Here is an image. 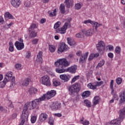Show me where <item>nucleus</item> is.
<instances>
[{
  "mask_svg": "<svg viewBox=\"0 0 125 125\" xmlns=\"http://www.w3.org/2000/svg\"><path fill=\"white\" fill-rule=\"evenodd\" d=\"M48 124L50 125H54V120H53V118L51 117H50L49 118Z\"/></svg>",
  "mask_w": 125,
  "mask_h": 125,
  "instance_id": "49530a36",
  "label": "nucleus"
},
{
  "mask_svg": "<svg viewBox=\"0 0 125 125\" xmlns=\"http://www.w3.org/2000/svg\"><path fill=\"white\" fill-rule=\"evenodd\" d=\"M15 46L18 50H21V49H23L25 46L24 43H20V42L18 41L15 42Z\"/></svg>",
  "mask_w": 125,
  "mask_h": 125,
  "instance_id": "9b49d317",
  "label": "nucleus"
},
{
  "mask_svg": "<svg viewBox=\"0 0 125 125\" xmlns=\"http://www.w3.org/2000/svg\"><path fill=\"white\" fill-rule=\"evenodd\" d=\"M24 5L26 7H29V6H30V2H25L24 3Z\"/></svg>",
  "mask_w": 125,
  "mask_h": 125,
  "instance_id": "bf43d9fd",
  "label": "nucleus"
},
{
  "mask_svg": "<svg viewBox=\"0 0 125 125\" xmlns=\"http://www.w3.org/2000/svg\"><path fill=\"white\" fill-rule=\"evenodd\" d=\"M88 56V52H86L83 56H82L80 59V62L82 63H83V62L85 59L87 58V56Z\"/></svg>",
  "mask_w": 125,
  "mask_h": 125,
  "instance_id": "4be33fe9",
  "label": "nucleus"
},
{
  "mask_svg": "<svg viewBox=\"0 0 125 125\" xmlns=\"http://www.w3.org/2000/svg\"><path fill=\"white\" fill-rule=\"evenodd\" d=\"M25 122H28V117H27V115H26L25 116L21 115V123L19 125H24V124H25Z\"/></svg>",
  "mask_w": 125,
  "mask_h": 125,
  "instance_id": "6ab92c4d",
  "label": "nucleus"
},
{
  "mask_svg": "<svg viewBox=\"0 0 125 125\" xmlns=\"http://www.w3.org/2000/svg\"><path fill=\"white\" fill-rule=\"evenodd\" d=\"M71 18H69L67 20V22H65L64 24L62 27L58 28L56 30V33H60V34H65L66 33V30L67 28H71Z\"/></svg>",
  "mask_w": 125,
  "mask_h": 125,
  "instance_id": "39448f33",
  "label": "nucleus"
},
{
  "mask_svg": "<svg viewBox=\"0 0 125 125\" xmlns=\"http://www.w3.org/2000/svg\"><path fill=\"white\" fill-rule=\"evenodd\" d=\"M110 89H111V94H113L114 93V80H112L110 82Z\"/></svg>",
  "mask_w": 125,
  "mask_h": 125,
  "instance_id": "72a5a7b5",
  "label": "nucleus"
},
{
  "mask_svg": "<svg viewBox=\"0 0 125 125\" xmlns=\"http://www.w3.org/2000/svg\"><path fill=\"white\" fill-rule=\"evenodd\" d=\"M45 98H46L48 100L50 99L51 98H52V97L50 95L49 91L47 92L46 94L43 95V96H42V97L39 98V99L41 102V101H43V100H44Z\"/></svg>",
  "mask_w": 125,
  "mask_h": 125,
  "instance_id": "ddd939ff",
  "label": "nucleus"
},
{
  "mask_svg": "<svg viewBox=\"0 0 125 125\" xmlns=\"http://www.w3.org/2000/svg\"><path fill=\"white\" fill-rule=\"evenodd\" d=\"M42 83L43 84L47 85V86H49V85H51L50 80H49V77L48 76H44L42 77Z\"/></svg>",
  "mask_w": 125,
  "mask_h": 125,
  "instance_id": "6e6552de",
  "label": "nucleus"
},
{
  "mask_svg": "<svg viewBox=\"0 0 125 125\" xmlns=\"http://www.w3.org/2000/svg\"><path fill=\"white\" fill-rule=\"evenodd\" d=\"M87 86L89 88H91V89H96V85H93L91 83H89Z\"/></svg>",
  "mask_w": 125,
  "mask_h": 125,
  "instance_id": "37998d69",
  "label": "nucleus"
},
{
  "mask_svg": "<svg viewBox=\"0 0 125 125\" xmlns=\"http://www.w3.org/2000/svg\"><path fill=\"white\" fill-rule=\"evenodd\" d=\"M4 17L5 19H14L13 16H12L9 12L5 13Z\"/></svg>",
  "mask_w": 125,
  "mask_h": 125,
  "instance_id": "393cba45",
  "label": "nucleus"
},
{
  "mask_svg": "<svg viewBox=\"0 0 125 125\" xmlns=\"http://www.w3.org/2000/svg\"><path fill=\"white\" fill-rule=\"evenodd\" d=\"M49 49L50 52H54L55 51V47L52 45H49Z\"/></svg>",
  "mask_w": 125,
  "mask_h": 125,
  "instance_id": "79ce46f5",
  "label": "nucleus"
},
{
  "mask_svg": "<svg viewBox=\"0 0 125 125\" xmlns=\"http://www.w3.org/2000/svg\"><path fill=\"white\" fill-rule=\"evenodd\" d=\"M36 121H37V117L35 116H33L31 117V122L32 124H35L36 123Z\"/></svg>",
  "mask_w": 125,
  "mask_h": 125,
  "instance_id": "09e8293b",
  "label": "nucleus"
},
{
  "mask_svg": "<svg viewBox=\"0 0 125 125\" xmlns=\"http://www.w3.org/2000/svg\"><path fill=\"white\" fill-rule=\"evenodd\" d=\"M76 55H77V56H81V55H82V51H78L76 52Z\"/></svg>",
  "mask_w": 125,
  "mask_h": 125,
  "instance_id": "e2e57ef3",
  "label": "nucleus"
},
{
  "mask_svg": "<svg viewBox=\"0 0 125 125\" xmlns=\"http://www.w3.org/2000/svg\"><path fill=\"white\" fill-rule=\"evenodd\" d=\"M108 56L109 58H113V57H114V54L112 53H109L108 54Z\"/></svg>",
  "mask_w": 125,
  "mask_h": 125,
  "instance_id": "4d7b16f0",
  "label": "nucleus"
},
{
  "mask_svg": "<svg viewBox=\"0 0 125 125\" xmlns=\"http://www.w3.org/2000/svg\"><path fill=\"white\" fill-rule=\"evenodd\" d=\"M29 93L31 95L32 94H37L38 92V89L36 88L31 87L28 90Z\"/></svg>",
  "mask_w": 125,
  "mask_h": 125,
  "instance_id": "412c9836",
  "label": "nucleus"
},
{
  "mask_svg": "<svg viewBox=\"0 0 125 125\" xmlns=\"http://www.w3.org/2000/svg\"><path fill=\"white\" fill-rule=\"evenodd\" d=\"M53 85V86H59L60 85V82L56 80L55 79H53L52 81Z\"/></svg>",
  "mask_w": 125,
  "mask_h": 125,
  "instance_id": "c756f323",
  "label": "nucleus"
},
{
  "mask_svg": "<svg viewBox=\"0 0 125 125\" xmlns=\"http://www.w3.org/2000/svg\"><path fill=\"white\" fill-rule=\"evenodd\" d=\"M67 43L69 44L71 46H73V45H75L76 44V42L74 40H72L71 38H67Z\"/></svg>",
  "mask_w": 125,
  "mask_h": 125,
  "instance_id": "b1692460",
  "label": "nucleus"
},
{
  "mask_svg": "<svg viewBox=\"0 0 125 125\" xmlns=\"http://www.w3.org/2000/svg\"><path fill=\"white\" fill-rule=\"evenodd\" d=\"M9 51H10L11 52L14 51V47L13 45V43L12 42H10L9 43Z\"/></svg>",
  "mask_w": 125,
  "mask_h": 125,
  "instance_id": "473e14b6",
  "label": "nucleus"
},
{
  "mask_svg": "<svg viewBox=\"0 0 125 125\" xmlns=\"http://www.w3.org/2000/svg\"><path fill=\"white\" fill-rule=\"evenodd\" d=\"M73 58H74V55L70 54L68 55L67 59L71 60V59H73Z\"/></svg>",
  "mask_w": 125,
  "mask_h": 125,
  "instance_id": "6e6d98bb",
  "label": "nucleus"
},
{
  "mask_svg": "<svg viewBox=\"0 0 125 125\" xmlns=\"http://www.w3.org/2000/svg\"><path fill=\"white\" fill-rule=\"evenodd\" d=\"M80 79V75H77L76 76H75L71 81V83H75L76 81L79 80Z\"/></svg>",
  "mask_w": 125,
  "mask_h": 125,
  "instance_id": "a19ab883",
  "label": "nucleus"
},
{
  "mask_svg": "<svg viewBox=\"0 0 125 125\" xmlns=\"http://www.w3.org/2000/svg\"><path fill=\"white\" fill-rule=\"evenodd\" d=\"M49 93L51 95V96H52V97H54V96L56 95V91L54 90H52L50 91H49Z\"/></svg>",
  "mask_w": 125,
  "mask_h": 125,
  "instance_id": "c03bdc74",
  "label": "nucleus"
},
{
  "mask_svg": "<svg viewBox=\"0 0 125 125\" xmlns=\"http://www.w3.org/2000/svg\"><path fill=\"white\" fill-rule=\"evenodd\" d=\"M102 26V24H99L98 22L94 21V23H93V26L95 28L96 31H97V28Z\"/></svg>",
  "mask_w": 125,
  "mask_h": 125,
  "instance_id": "2f4dec72",
  "label": "nucleus"
},
{
  "mask_svg": "<svg viewBox=\"0 0 125 125\" xmlns=\"http://www.w3.org/2000/svg\"><path fill=\"white\" fill-rule=\"evenodd\" d=\"M82 124L83 125H89V122L87 121H85L83 122V123H82Z\"/></svg>",
  "mask_w": 125,
  "mask_h": 125,
  "instance_id": "13d9d810",
  "label": "nucleus"
},
{
  "mask_svg": "<svg viewBox=\"0 0 125 125\" xmlns=\"http://www.w3.org/2000/svg\"><path fill=\"white\" fill-rule=\"evenodd\" d=\"M94 21H92L90 20H86V21H84L83 23L84 24H92V26L93 25V23H94Z\"/></svg>",
  "mask_w": 125,
  "mask_h": 125,
  "instance_id": "58836bf2",
  "label": "nucleus"
},
{
  "mask_svg": "<svg viewBox=\"0 0 125 125\" xmlns=\"http://www.w3.org/2000/svg\"><path fill=\"white\" fill-rule=\"evenodd\" d=\"M38 42H39V39H34L33 40H32V43L33 44H37V43H38Z\"/></svg>",
  "mask_w": 125,
  "mask_h": 125,
  "instance_id": "5fc2aeb1",
  "label": "nucleus"
},
{
  "mask_svg": "<svg viewBox=\"0 0 125 125\" xmlns=\"http://www.w3.org/2000/svg\"><path fill=\"white\" fill-rule=\"evenodd\" d=\"M120 98H121L119 101V106H121L122 104L125 102V91L121 92L120 94Z\"/></svg>",
  "mask_w": 125,
  "mask_h": 125,
  "instance_id": "9d476101",
  "label": "nucleus"
},
{
  "mask_svg": "<svg viewBox=\"0 0 125 125\" xmlns=\"http://www.w3.org/2000/svg\"><path fill=\"white\" fill-rule=\"evenodd\" d=\"M29 37L31 38H36L38 36V32H36L35 30L29 31Z\"/></svg>",
  "mask_w": 125,
  "mask_h": 125,
  "instance_id": "a878e982",
  "label": "nucleus"
},
{
  "mask_svg": "<svg viewBox=\"0 0 125 125\" xmlns=\"http://www.w3.org/2000/svg\"><path fill=\"white\" fill-rule=\"evenodd\" d=\"M94 56H95V55H94V54H90V55L89 56V57L88 58L89 61H91V60H92V59H93V58H94V57H95Z\"/></svg>",
  "mask_w": 125,
  "mask_h": 125,
  "instance_id": "603ef678",
  "label": "nucleus"
},
{
  "mask_svg": "<svg viewBox=\"0 0 125 125\" xmlns=\"http://www.w3.org/2000/svg\"><path fill=\"white\" fill-rule=\"evenodd\" d=\"M60 25H61V22L57 21L54 25V29L57 30L60 27Z\"/></svg>",
  "mask_w": 125,
  "mask_h": 125,
  "instance_id": "e433bc0d",
  "label": "nucleus"
},
{
  "mask_svg": "<svg viewBox=\"0 0 125 125\" xmlns=\"http://www.w3.org/2000/svg\"><path fill=\"white\" fill-rule=\"evenodd\" d=\"M64 3H65L66 7L70 8L71 6H73L74 3H73V0H65Z\"/></svg>",
  "mask_w": 125,
  "mask_h": 125,
  "instance_id": "f3484780",
  "label": "nucleus"
},
{
  "mask_svg": "<svg viewBox=\"0 0 125 125\" xmlns=\"http://www.w3.org/2000/svg\"><path fill=\"white\" fill-rule=\"evenodd\" d=\"M108 49L109 50H113V49H114V46H112V45H109V47H108Z\"/></svg>",
  "mask_w": 125,
  "mask_h": 125,
  "instance_id": "774afa93",
  "label": "nucleus"
},
{
  "mask_svg": "<svg viewBox=\"0 0 125 125\" xmlns=\"http://www.w3.org/2000/svg\"><path fill=\"white\" fill-rule=\"evenodd\" d=\"M84 35H85V30H83L81 32L77 34L76 37V38H82L84 37Z\"/></svg>",
  "mask_w": 125,
  "mask_h": 125,
  "instance_id": "aec40b11",
  "label": "nucleus"
},
{
  "mask_svg": "<svg viewBox=\"0 0 125 125\" xmlns=\"http://www.w3.org/2000/svg\"><path fill=\"white\" fill-rule=\"evenodd\" d=\"M115 52L118 54H120V53H121V47H117L115 49Z\"/></svg>",
  "mask_w": 125,
  "mask_h": 125,
  "instance_id": "3c124183",
  "label": "nucleus"
},
{
  "mask_svg": "<svg viewBox=\"0 0 125 125\" xmlns=\"http://www.w3.org/2000/svg\"><path fill=\"white\" fill-rule=\"evenodd\" d=\"M122 120L120 118L119 116V119L112 120L109 125H121Z\"/></svg>",
  "mask_w": 125,
  "mask_h": 125,
  "instance_id": "4468645a",
  "label": "nucleus"
},
{
  "mask_svg": "<svg viewBox=\"0 0 125 125\" xmlns=\"http://www.w3.org/2000/svg\"><path fill=\"white\" fill-rule=\"evenodd\" d=\"M49 16L51 17H53V16H56V9H55L53 11V12H51L49 13Z\"/></svg>",
  "mask_w": 125,
  "mask_h": 125,
  "instance_id": "ea45409f",
  "label": "nucleus"
},
{
  "mask_svg": "<svg viewBox=\"0 0 125 125\" xmlns=\"http://www.w3.org/2000/svg\"><path fill=\"white\" fill-rule=\"evenodd\" d=\"M60 10L61 12V13H62L64 14L65 12H66L65 10V5L64 4H61L60 6Z\"/></svg>",
  "mask_w": 125,
  "mask_h": 125,
  "instance_id": "c85d7f7f",
  "label": "nucleus"
},
{
  "mask_svg": "<svg viewBox=\"0 0 125 125\" xmlns=\"http://www.w3.org/2000/svg\"><path fill=\"white\" fill-rule=\"evenodd\" d=\"M31 82V79L29 78H26L24 79L22 83V85L23 86H27V85H29V83Z\"/></svg>",
  "mask_w": 125,
  "mask_h": 125,
  "instance_id": "bb28decb",
  "label": "nucleus"
},
{
  "mask_svg": "<svg viewBox=\"0 0 125 125\" xmlns=\"http://www.w3.org/2000/svg\"><path fill=\"white\" fill-rule=\"evenodd\" d=\"M75 9H77V10H79V9H81V8H82V5L80 3H78L75 4Z\"/></svg>",
  "mask_w": 125,
  "mask_h": 125,
  "instance_id": "de8ad7c7",
  "label": "nucleus"
},
{
  "mask_svg": "<svg viewBox=\"0 0 125 125\" xmlns=\"http://www.w3.org/2000/svg\"><path fill=\"white\" fill-rule=\"evenodd\" d=\"M40 102L41 101H40L39 99H35L32 102H27L24 105L21 115L26 117V115L27 118H28L29 112L28 111V109L29 110H33V109H35V108H36V107H37V106L40 104Z\"/></svg>",
  "mask_w": 125,
  "mask_h": 125,
  "instance_id": "f03ea898",
  "label": "nucleus"
},
{
  "mask_svg": "<svg viewBox=\"0 0 125 125\" xmlns=\"http://www.w3.org/2000/svg\"><path fill=\"white\" fill-rule=\"evenodd\" d=\"M11 3L14 7L18 8V7L21 4V1L20 0H11Z\"/></svg>",
  "mask_w": 125,
  "mask_h": 125,
  "instance_id": "f8f14e48",
  "label": "nucleus"
},
{
  "mask_svg": "<svg viewBox=\"0 0 125 125\" xmlns=\"http://www.w3.org/2000/svg\"><path fill=\"white\" fill-rule=\"evenodd\" d=\"M85 34L87 37H89V36H92V30L89 29L88 30L85 31Z\"/></svg>",
  "mask_w": 125,
  "mask_h": 125,
  "instance_id": "c9c22d12",
  "label": "nucleus"
},
{
  "mask_svg": "<svg viewBox=\"0 0 125 125\" xmlns=\"http://www.w3.org/2000/svg\"><path fill=\"white\" fill-rule=\"evenodd\" d=\"M56 67V72L59 74L65 73V72H69L71 74H75L77 71V66L75 65L71 66L66 69V67H68L70 65V62L67 61L66 59H60L57 62H55Z\"/></svg>",
  "mask_w": 125,
  "mask_h": 125,
  "instance_id": "f257e3e1",
  "label": "nucleus"
},
{
  "mask_svg": "<svg viewBox=\"0 0 125 125\" xmlns=\"http://www.w3.org/2000/svg\"><path fill=\"white\" fill-rule=\"evenodd\" d=\"M103 83H104L103 81L97 82L96 84V86H101V85H102Z\"/></svg>",
  "mask_w": 125,
  "mask_h": 125,
  "instance_id": "8fccbe9b",
  "label": "nucleus"
},
{
  "mask_svg": "<svg viewBox=\"0 0 125 125\" xmlns=\"http://www.w3.org/2000/svg\"><path fill=\"white\" fill-rule=\"evenodd\" d=\"M46 20L45 19H42L41 20V24H43V23H45Z\"/></svg>",
  "mask_w": 125,
  "mask_h": 125,
  "instance_id": "052dcab7",
  "label": "nucleus"
},
{
  "mask_svg": "<svg viewBox=\"0 0 125 125\" xmlns=\"http://www.w3.org/2000/svg\"><path fill=\"white\" fill-rule=\"evenodd\" d=\"M18 42H19L20 43H22L24 42V41L23 40V39H22L21 38H18Z\"/></svg>",
  "mask_w": 125,
  "mask_h": 125,
  "instance_id": "338daca9",
  "label": "nucleus"
},
{
  "mask_svg": "<svg viewBox=\"0 0 125 125\" xmlns=\"http://www.w3.org/2000/svg\"><path fill=\"white\" fill-rule=\"evenodd\" d=\"M9 108L12 109L14 108V106H13V104L12 103L9 105Z\"/></svg>",
  "mask_w": 125,
  "mask_h": 125,
  "instance_id": "0e129e2a",
  "label": "nucleus"
},
{
  "mask_svg": "<svg viewBox=\"0 0 125 125\" xmlns=\"http://www.w3.org/2000/svg\"><path fill=\"white\" fill-rule=\"evenodd\" d=\"M31 56V53L30 52H28L26 53V58H30Z\"/></svg>",
  "mask_w": 125,
  "mask_h": 125,
  "instance_id": "680f3d73",
  "label": "nucleus"
},
{
  "mask_svg": "<svg viewBox=\"0 0 125 125\" xmlns=\"http://www.w3.org/2000/svg\"><path fill=\"white\" fill-rule=\"evenodd\" d=\"M51 109L53 110H59L61 107V103L56 102L50 105Z\"/></svg>",
  "mask_w": 125,
  "mask_h": 125,
  "instance_id": "1a4fd4ad",
  "label": "nucleus"
},
{
  "mask_svg": "<svg viewBox=\"0 0 125 125\" xmlns=\"http://www.w3.org/2000/svg\"><path fill=\"white\" fill-rule=\"evenodd\" d=\"M81 84L80 83H76L72 85H70L68 87L69 94L72 96L77 95L81 91Z\"/></svg>",
  "mask_w": 125,
  "mask_h": 125,
  "instance_id": "20e7f679",
  "label": "nucleus"
},
{
  "mask_svg": "<svg viewBox=\"0 0 125 125\" xmlns=\"http://www.w3.org/2000/svg\"><path fill=\"white\" fill-rule=\"evenodd\" d=\"M16 117H17V114H16V113H13L12 118L13 120H14V119H16Z\"/></svg>",
  "mask_w": 125,
  "mask_h": 125,
  "instance_id": "69168bd1",
  "label": "nucleus"
},
{
  "mask_svg": "<svg viewBox=\"0 0 125 125\" xmlns=\"http://www.w3.org/2000/svg\"><path fill=\"white\" fill-rule=\"evenodd\" d=\"M12 72H8L4 77V80L0 82V88H3L6 84V83H8L11 81L12 85L15 84V77H12Z\"/></svg>",
  "mask_w": 125,
  "mask_h": 125,
  "instance_id": "7ed1b4c3",
  "label": "nucleus"
},
{
  "mask_svg": "<svg viewBox=\"0 0 125 125\" xmlns=\"http://www.w3.org/2000/svg\"><path fill=\"white\" fill-rule=\"evenodd\" d=\"M90 95V91H85L82 93V97H88Z\"/></svg>",
  "mask_w": 125,
  "mask_h": 125,
  "instance_id": "7c9ffc66",
  "label": "nucleus"
},
{
  "mask_svg": "<svg viewBox=\"0 0 125 125\" xmlns=\"http://www.w3.org/2000/svg\"><path fill=\"white\" fill-rule=\"evenodd\" d=\"M67 47H68V46L66 45L65 42L61 43L59 45V47L58 48V53H60V52L62 53L63 51H65V50H67Z\"/></svg>",
  "mask_w": 125,
  "mask_h": 125,
  "instance_id": "0eeeda50",
  "label": "nucleus"
},
{
  "mask_svg": "<svg viewBox=\"0 0 125 125\" xmlns=\"http://www.w3.org/2000/svg\"><path fill=\"white\" fill-rule=\"evenodd\" d=\"M37 24H36V23H32L30 28L28 29V31L31 32L32 31H35V29H37Z\"/></svg>",
  "mask_w": 125,
  "mask_h": 125,
  "instance_id": "cd10ccee",
  "label": "nucleus"
},
{
  "mask_svg": "<svg viewBox=\"0 0 125 125\" xmlns=\"http://www.w3.org/2000/svg\"><path fill=\"white\" fill-rule=\"evenodd\" d=\"M15 67H16V69H17V70H21V64L19 63H17L16 64Z\"/></svg>",
  "mask_w": 125,
  "mask_h": 125,
  "instance_id": "864d4df0",
  "label": "nucleus"
},
{
  "mask_svg": "<svg viewBox=\"0 0 125 125\" xmlns=\"http://www.w3.org/2000/svg\"><path fill=\"white\" fill-rule=\"evenodd\" d=\"M84 104H85L87 107H88L89 108L91 107V103H90V102H89V101H88V100H85L84 101Z\"/></svg>",
  "mask_w": 125,
  "mask_h": 125,
  "instance_id": "4c0bfd02",
  "label": "nucleus"
},
{
  "mask_svg": "<svg viewBox=\"0 0 125 125\" xmlns=\"http://www.w3.org/2000/svg\"><path fill=\"white\" fill-rule=\"evenodd\" d=\"M97 49L100 54H103V50L105 49V43L101 41L96 45Z\"/></svg>",
  "mask_w": 125,
  "mask_h": 125,
  "instance_id": "423d86ee",
  "label": "nucleus"
},
{
  "mask_svg": "<svg viewBox=\"0 0 125 125\" xmlns=\"http://www.w3.org/2000/svg\"><path fill=\"white\" fill-rule=\"evenodd\" d=\"M36 61L39 62V63H42V52L40 51L38 54L36 59Z\"/></svg>",
  "mask_w": 125,
  "mask_h": 125,
  "instance_id": "2eb2a0df",
  "label": "nucleus"
},
{
  "mask_svg": "<svg viewBox=\"0 0 125 125\" xmlns=\"http://www.w3.org/2000/svg\"><path fill=\"white\" fill-rule=\"evenodd\" d=\"M104 64H105V61L104 60H102L100 61V62L98 63L96 68H97V67H102L103 66H104Z\"/></svg>",
  "mask_w": 125,
  "mask_h": 125,
  "instance_id": "f704fd0d",
  "label": "nucleus"
},
{
  "mask_svg": "<svg viewBox=\"0 0 125 125\" xmlns=\"http://www.w3.org/2000/svg\"><path fill=\"white\" fill-rule=\"evenodd\" d=\"M99 100H100V98L98 96H96L94 98L93 102V105L95 106L97 105L99 103Z\"/></svg>",
  "mask_w": 125,
  "mask_h": 125,
  "instance_id": "5701e85b",
  "label": "nucleus"
},
{
  "mask_svg": "<svg viewBox=\"0 0 125 125\" xmlns=\"http://www.w3.org/2000/svg\"><path fill=\"white\" fill-rule=\"evenodd\" d=\"M116 82L117 84H121V83H122L123 82V80H122V78L118 77L116 79Z\"/></svg>",
  "mask_w": 125,
  "mask_h": 125,
  "instance_id": "a18cd8bd",
  "label": "nucleus"
},
{
  "mask_svg": "<svg viewBox=\"0 0 125 125\" xmlns=\"http://www.w3.org/2000/svg\"><path fill=\"white\" fill-rule=\"evenodd\" d=\"M60 78L64 82H68L70 80V78H71V77L68 74H62L60 76Z\"/></svg>",
  "mask_w": 125,
  "mask_h": 125,
  "instance_id": "dca6fc26",
  "label": "nucleus"
},
{
  "mask_svg": "<svg viewBox=\"0 0 125 125\" xmlns=\"http://www.w3.org/2000/svg\"><path fill=\"white\" fill-rule=\"evenodd\" d=\"M47 118V115L45 113H42L39 117V121L40 122H44V121H45L46 120V118Z\"/></svg>",
  "mask_w": 125,
  "mask_h": 125,
  "instance_id": "a211bd4d",
  "label": "nucleus"
}]
</instances>
